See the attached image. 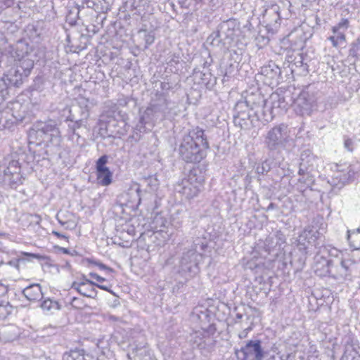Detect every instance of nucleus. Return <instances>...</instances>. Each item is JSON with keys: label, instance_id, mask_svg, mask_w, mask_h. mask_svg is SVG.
<instances>
[{"label": "nucleus", "instance_id": "4c0bfd02", "mask_svg": "<svg viewBox=\"0 0 360 360\" xmlns=\"http://www.w3.org/2000/svg\"><path fill=\"white\" fill-rule=\"evenodd\" d=\"M81 10L78 7H75L70 10L66 15V22L70 25H75L78 19H79V13Z\"/></svg>", "mask_w": 360, "mask_h": 360}, {"label": "nucleus", "instance_id": "79ce46f5", "mask_svg": "<svg viewBox=\"0 0 360 360\" xmlns=\"http://www.w3.org/2000/svg\"><path fill=\"white\" fill-rule=\"evenodd\" d=\"M271 163L272 162L271 160H265L261 165L257 167V173L262 175L267 174L271 169Z\"/></svg>", "mask_w": 360, "mask_h": 360}, {"label": "nucleus", "instance_id": "a18cd8bd", "mask_svg": "<svg viewBox=\"0 0 360 360\" xmlns=\"http://www.w3.org/2000/svg\"><path fill=\"white\" fill-rule=\"evenodd\" d=\"M146 124L150 125V124L146 120H142V117L140 116L139 121L136 125V127L134 128V129L139 132L140 134L145 133L146 132Z\"/></svg>", "mask_w": 360, "mask_h": 360}, {"label": "nucleus", "instance_id": "f704fd0d", "mask_svg": "<svg viewBox=\"0 0 360 360\" xmlns=\"http://www.w3.org/2000/svg\"><path fill=\"white\" fill-rule=\"evenodd\" d=\"M167 63L170 68V70L173 72H176L179 70V65H181V58L179 55L171 54L167 58Z\"/></svg>", "mask_w": 360, "mask_h": 360}, {"label": "nucleus", "instance_id": "37998d69", "mask_svg": "<svg viewBox=\"0 0 360 360\" xmlns=\"http://www.w3.org/2000/svg\"><path fill=\"white\" fill-rule=\"evenodd\" d=\"M18 172H20V167L18 161L17 160L11 161L6 169L4 170L5 175H8Z\"/></svg>", "mask_w": 360, "mask_h": 360}, {"label": "nucleus", "instance_id": "a878e982", "mask_svg": "<svg viewBox=\"0 0 360 360\" xmlns=\"http://www.w3.org/2000/svg\"><path fill=\"white\" fill-rule=\"evenodd\" d=\"M347 239L351 248L355 250H360V227L356 230H348Z\"/></svg>", "mask_w": 360, "mask_h": 360}, {"label": "nucleus", "instance_id": "ddd939ff", "mask_svg": "<svg viewBox=\"0 0 360 360\" xmlns=\"http://www.w3.org/2000/svg\"><path fill=\"white\" fill-rule=\"evenodd\" d=\"M280 7L277 4H272L265 9L263 13V22L266 27H276L281 20Z\"/></svg>", "mask_w": 360, "mask_h": 360}, {"label": "nucleus", "instance_id": "aec40b11", "mask_svg": "<svg viewBox=\"0 0 360 360\" xmlns=\"http://www.w3.org/2000/svg\"><path fill=\"white\" fill-rule=\"evenodd\" d=\"M236 22L233 20H228L224 21L219 25V31L221 34V37H224V44L230 43L235 36V27Z\"/></svg>", "mask_w": 360, "mask_h": 360}, {"label": "nucleus", "instance_id": "cd10ccee", "mask_svg": "<svg viewBox=\"0 0 360 360\" xmlns=\"http://www.w3.org/2000/svg\"><path fill=\"white\" fill-rule=\"evenodd\" d=\"M42 311L47 314H52L55 311L60 309V305L57 301L52 300L49 298L45 299L40 304Z\"/></svg>", "mask_w": 360, "mask_h": 360}, {"label": "nucleus", "instance_id": "774afa93", "mask_svg": "<svg viewBox=\"0 0 360 360\" xmlns=\"http://www.w3.org/2000/svg\"><path fill=\"white\" fill-rule=\"evenodd\" d=\"M276 207V205L274 202H271L269 206L267 207L266 208V210L267 211H269V210H274Z\"/></svg>", "mask_w": 360, "mask_h": 360}, {"label": "nucleus", "instance_id": "9d476101", "mask_svg": "<svg viewBox=\"0 0 360 360\" xmlns=\"http://www.w3.org/2000/svg\"><path fill=\"white\" fill-rule=\"evenodd\" d=\"M233 117L235 125L239 126L242 129L248 127V120H250L253 127H260V125L256 123L254 111H251L250 108H246L245 103L237 102L234 107Z\"/></svg>", "mask_w": 360, "mask_h": 360}, {"label": "nucleus", "instance_id": "c03bdc74", "mask_svg": "<svg viewBox=\"0 0 360 360\" xmlns=\"http://www.w3.org/2000/svg\"><path fill=\"white\" fill-rule=\"evenodd\" d=\"M27 35L32 39H35L40 37L41 33L38 31L37 28L34 25H29L26 30Z\"/></svg>", "mask_w": 360, "mask_h": 360}, {"label": "nucleus", "instance_id": "c85d7f7f", "mask_svg": "<svg viewBox=\"0 0 360 360\" xmlns=\"http://www.w3.org/2000/svg\"><path fill=\"white\" fill-rule=\"evenodd\" d=\"M84 4L87 8H92L96 13H105L108 9L105 0H85Z\"/></svg>", "mask_w": 360, "mask_h": 360}, {"label": "nucleus", "instance_id": "0eeeda50", "mask_svg": "<svg viewBox=\"0 0 360 360\" xmlns=\"http://www.w3.org/2000/svg\"><path fill=\"white\" fill-rule=\"evenodd\" d=\"M315 102V86L309 84L300 94L295 103V110L302 117L311 116Z\"/></svg>", "mask_w": 360, "mask_h": 360}, {"label": "nucleus", "instance_id": "e2e57ef3", "mask_svg": "<svg viewBox=\"0 0 360 360\" xmlns=\"http://www.w3.org/2000/svg\"><path fill=\"white\" fill-rule=\"evenodd\" d=\"M96 287L100 288V289H102L103 290H105L107 292H109L113 295H115V293L106 285H101V284H98L96 283V285H95Z\"/></svg>", "mask_w": 360, "mask_h": 360}, {"label": "nucleus", "instance_id": "0e129e2a", "mask_svg": "<svg viewBox=\"0 0 360 360\" xmlns=\"http://www.w3.org/2000/svg\"><path fill=\"white\" fill-rule=\"evenodd\" d=\"M251 330V328H248L246 329H245L243 332H241L240 334H239V338L240 339H243L245 338H246L248 333V331Z\"/></svg>", "mask_w": 360, "mask_h": 360}, {"label": "nucleus", "instance_id": "8fccbe9b", "mask_svg": "<svg viewBox=\"0 0 360 360\" xmlns=\"http://www.w3.org/2000/svg\"><path fill=\"white\" fill-rule=\"evenodd\" d=\"M274 247V238L272 237L266 238L264 241V248L266 251L271 252Z\"/></svg>", "mask_w": 360, "mask_h": 360}, {"label": "nucleus", "instance_id": "a19ab883", "mask_svg": "<svg viewBox=\"0 0 360 360\" xmlns=\"http://www.w3.org/2000/svg\"><path fill=\"white\" fill-rule=\"evenodd\" d=\"M349 56L360 60V38L354 41L349 49Z\"/></svg>", "mask_w": 360, "mask_h": 360}, {"label": "nucleus", "instance_id": "2f4dec72", "mask_svg": "<svg viewBox=\"0 0 360 360\" xmlns=\"http://www.w3.org/2000/svg\"><path fill=\"white\" fill-rule=\"evenodd\" d=\"M21 108H24L19 103H17L16 105L13 107L12 113L13 120H11V124L22 123L25 120L26 116V111L25 109L21 110Z\"/></svg>", "mask_w": 360, "mask_h": 360}, {"label": "nucleus", "instance_id": "4be33fe9", "mask_svg": "<svg viewBox=\"0 0 360 360\" xmlns=\"http://www.w3.org/2000/svg\"><path fill=\"white\" fill-rule=\"evenodd\" d=\"M95 285L84 284V283H77L74 281L71 285V288L75 290L81 295L89 298H95L97 296V290L94 288Z\"/></svg>", "mask_w": 360, "mask_h": 360}, {"label": "nucleus", "instance_id": "423d86ee", "mask_svg": "<svg viewBox=\"0 0 360 360\" xmlns=\"http://www.w3.org/2000/svg\"><path fill=\"white\" fill-rule=\"evenodd\" d=\"M204 176L198 169L190 171L188 178L184 179L176 188L186 199H191L198 195L203 189Z\"/></svg>", "mask_w": 360, "mask_h": 360}, {"label": "nucleus", "instance_id": "7c9ffc66", "mask_svg": "<svg viewBox=\"0 0 360 360\" xmlns=\"http://www.w3.org/2000/svg\"><path fill=\"white\" fill-rule=\"evenodd\" d=\"M97 179L101 186H108L112 182V172L109 168L96 170Z\"/></svg>", "mask_w": 360, "mask_h": 360}, {"label": "nucleus", "instance_id": "f3484780", "mask_svg": "<svg viewBox=\"0 0 360 360\" xmlns=\"http://www.w3.org/2000/svg\"><path fill=\"white\" fill-rule=\"evenodd\" d=\"M240 102L245 103L246 108L250 109L251 111H255L258 108H261L262 105H265L267 100L264 98V96L258 91L255 93L248 94L245 101H240Z\"/></svg>", "mask_w": 360, "mask_h": 360}, {"label": "nucleus", "instance_id": "412c9836", "mask_svg": "<svg viewBox=\"0 0 360 360\" xmlns=\"http://www.w3.org/2000/svg\"><path fill=\"white\" fill-rule=\"evenodd\" d=\"M194 79L200 84L205 85L207 88H211L216 84V78H212L209 70H204L202 71L193 70Z\"/></svg>", "mask_w": 360, "mask_h": 360}, {"label": "nucleus", "instance_id": "393cba45", "mask_svg": "<svg viewBox=\"0 0 360 360\" xmlns=\"http://www.w3.org/2000/svg\"><path fill=\"white\" fill-rule=\"evenodd\" d=\"M267 102L274 112L279 109H285L287 106L284 96L278 93L271 94Z\"/></svg>", "mask_w": 360, "mask_h": 360}, {"label": "nucleus", "instance_id": "052dcab7", "mask_svg": "<svg viewBox=\"0 0 360 360\" xmlns=\"http://www.w3.org/2000/svg\"><path fill=\"white\" fill-rule=\"evenodd\" d=\"M201 1L202 5L207 4L211 7L215 6L218 3V0H201Z\"/></svg>", "mask_w": 360, "mask_h": 360}, {"label": "nucleus", "instance_id": "4d7b16f0", "mask_svg": "<svg viewBox=\"0 0 360 360\" xmlns=\"http://www.w3.org/2000/svg\"><path fill=\"white\" fill-rule=\"evenodd\" d=\"M86 31L88 34H91L94 35L98 32V28H97L96 26L92 25L90 27H86Z\"/></svg>", "mask_w": 360, "mask_h": 360}, {"label": "nucleus", "instance_id": "6ab92c4d", "mask_svg": "<svg viewBox=\"0 0 360 360\" xmlns=\"http://www.w3.org/2000/svg\"><path fill=\"white\" fill-rule=\"evenodd\" d=\"M168 105L169 102L163 95H157L156 98L152 99L149 104L162 120L169 113Z\"/></svg>", "mask_w": 360, "mask_h": 360}, {"label": "nucleus", "instance_id": "de8ad7c7", "mask_svg": "<svg viewBox=\"0 0 360 360\" xmlns=\"http://www.w3.org/2000/svg\"><path fill=\"white\" fill-rule=\"evenodd\" d=\"M353 175L350 174V171L348 172L347 174L345 173H338L335 179H339V182L341 183V184L344 185L345 184L347 183L349 179Z\"/></svg>", "mask_w": 360, "mask_h": 360}, {"label": "nucleus", "instance_id": "09e8293b", "mask_svg": "<svg viewBox=\"0 0 360 360\" xmlns=\"http://www.w3.org/2000/svg\"><path fill=\"white\" fill-rule=\"evenodd\" d=\"M354 142L352 139L346 137L344 139V147L348 151H353L354 148Z\"/></svg>", "mask_w": 360, "mask_h": 360}, {"label": "nucleus", "instance_id": "72a5a7b5", "mask_svg": "<svg viewBox=\"0 0 360 360\" xmlns=\"http://www.w3.org/2000/svg\"><path fill=\"white\" fill-rule=\"evenodd\" d=\"M63 360H86L83 350L75 349L66 352L63 355Z\"/></svg>", "mask_w": 360, "mask_h": 360}, {"label": "nucleus", "instance_id": "6e6552de", "mask_svg": "<svg viewBox=\"0 0 360 360\" xmlns=\"http://www.w3.org/2000/svg\"><path fill=\"white\" fill-rule=\"evenodd\" d=\"M338 255V250L330 245H321L316 250V276H326L330 274L333 257Z\"/></svg>", "mask_w": 360, "mask_h": 360}, {"label": "nucleus", "instance_id": "ea45409f", "mask_svg": "<svg viewBox=\"0 0 360 360\" xmlns=\"http://www.w3.org/2000/svg\"><path fill=\"white\" fill-rule=\"evenodd\" d=\"M143 183L151 191H155L159 186V180L156 175H150L143 179Z\"/></svg>", "mask_w": 360, "mask_h": 360}, {"label": "nucleus", "instance_id": "bb28decb", "mask_svg": "<svg viewBox=\"0 0 360 360\" xmlns=\"http://www.w3.org/2000/svg\"><path fill=\"white\" fill-rule=\"evenodd\" d=\"M139 38L143 41V49H147L152 44L154 43L155 39V32L153 30H147L141 29L138 32Z\"/></svg>", "mask_w": 360, "mask_h": 360}, {"label": "nucleus", "instance_id": "338daca9", "mask_svg": "<svg viewBox=\"0 0 360 360\" xmlns=\"http://www.w3.org/2000/svg\"><path fill=\"white\" fill-rule=\"evenodd\" d=\"M25 255L27 256H29L32 258L39 259L40 257V256L39 255L34 254V253H25Z\"/></svg>", "mask_w": 360, "mask_h": 360}, {"label": "nucleus", "instance_id": "13d9d810", "mask_svg": "<svg viewBox=\"0 0 360 360\" xmlns=\"http://www.w3.org/2000/svg\"><path fill=\"white\" fill-rule=\"evenodd\" d=\"M89 276L92 278L96 279L98 282H103L105 281V279L101 276H100L98 274L94 272H91L89 274Z\"/></svg>", "mask_w": 360, "mask_h": 360}, {"label": "nucleus", "instance_id": "f03ea898", "mask_svg": "<svg viewBox=\"0 0 360 360\" xmlns=\"http://www.w3.org/2000/svg\"><path fill=\"white\" fill-rule=\"evenodd\" d=\"M290 140V130L287 124L281 123L271 128L264 139L269 157L274 160L279 158L282 150L286 149Z\"/></svg>", "mask_w": 360, "mask_h": 360}, {"label": "nucleus", "instance_id": "5701e85b", "mask_svg": "<svg viewBox=\"0 0 360 360\" xmlns=\"http://www.w3.org/2000/svg\"><path fill=\"white\" fill-rule=\"evenodd\" d=\"M22 293L30 302L39 301L43 298V292L40 284H31L24 288Z\"/></svg>", "mask_w": 360, "mask_h": 360}, {"label": "nucleus", "instance_id": "dca6fc26", "mask_svg": "<svg viewBox=\"0 0 360 360\" xmlns=\"http://www.w3.org/2000/svg\"><path fill=\"white\" fill-rule=\"evenodd\" d=\"M6 82L11 86L19 87L27 77L16 66L12 67L6 74L4 75Z\"/></svg>", "mask_w": 360, "mask_h": 360}, {"label": "nucleus", "instance_id": "680f3d73", "mask_svg": "<svg viewBox=\"0 0 360 360\" xmlns=\"http://www.w3.org/2000/svg\"><path fill=\"white\" fill-rule=\"evenodd\" d=\"M56 219L58 220V221L59 222L60 224H61L62 226H65L66 224H69L70 222L68 221H65L62 219L61 217V214L60 213H58L57 215H56Z\"/></svg>", "mask_w": 360, "mask_h": 360}, {"label": "nucleus", "instance_id": "58836bf2", "mask_svg": "<svg viewBox=\"0 0 360 360\" xmlns=\"http://www.w3.org/2000/svg\"><path fill=\"white\" fill-rule=\"evenodd\" d=\"M224 41V37H221V34L218 30L216 32H213L207 39V43L212 46H218L220 43Z\"/></svg>", "mask_w": 360, "mask_h": 360}, {"label": "nucleus", "instance_id": "e433bc0d", "mask_svg": "<svg viewBox=\"0 0 360 360\" xmlns=\"http://www.w3.org/2000/svg\"><path fill=\"white\" fill-rule=\"evenodd\" d=\"M8 178L9 185L12 188H16L18 186L22 184L23 177L20 172L6 175Z\"/></svg>", "mask_w": 360, "mask_h": 360}, {"label": "nucleus", "instance_id": "b1692460", "mask_svg": "<svg viewBox=\"0 0 360 360\" xmlns=\"http://www.w3.org/2000/svg\"><path fill=\"white\" fill-rule=\"evenodd\" d=\"M240 61V56L236 51L229 53V60L224 66V77H231L238 70Z\"/></svg>", "mask_w": 360, "mask_h": 360}, {"label": "nucleus", "instance_id": "69168bd1", "mask_svg": "<svg viewBox=\"0 0 360 360\" xmlns=\"http://www.w3.org/2000/svg\"><path fill=\"white\" fill-rule=\"evenodd\" d=\"M52 233L59 238L68 239V237L65 235H63L56 231H53Z\"/></svg>", "mask_w": 360, "mask_h": 360}, {"label": "nucleus", "instance_id": "603ef678", "mask_svg": "<svg viewBox=\"0 0 360 360\" xmlns=\"http://www.w3.org/2000/svg\"><path fill=\"white\" fill-rule=\"evenodd\" d=\"M94 264L95 265L98 266L100 269L104 270L107 273H112V272H113V269L112 268L106 266L105 264H104L103 263L98 262H94Z\"/></svg>", "mask_w": 360, "mask_h": 360}, {"label": "nucleus", "instance_id": "c9c22d12", "mask_svg": "<svg viewBox=\"0 0 360 360\" xmlns=\"http://www.w3.org/2000/svg\"><path fill=\"white\" fill-rule=\"evenodd\" d=\"M179 3L182 8L191 11H197L202 6L201 0H179Z\"/></svg>", "mask_w": 360, "mask_h": 360}, {"label": "nucleus", "instance_id": "f257e3e1", "mask_svg": "<svg viewBox=\"0 0 360 360\" xmlns=\"http://www.w3.org/2000/svg\"><path fill=\"white\" fill-rule=\"evenodd\" d=\"M179 158L187 163H198L207 155L210 148L205 131L199 127L189 129L179 141Z\"/></svg>", "mask_w": 360, "mask_h": 360}, {"label": "nucleus", "instance_id": "864d4df0", "mask_svg": "<svg viewBox=\"0 0 360 360\" xmlns=\"http://www.w3.org/2000/svg\"><path fill=\"white\" fill-rule=\"evenodd\" d=\"M141 138V134L133 129V133L129 136V139L134 142H138Z\"/></svg>", "mask_w": 360, "mask_h": 360}, {"label": "nucleus", "instance_id": "c756f323", "mask_svg": "<svg viewBox=\"0 0 360 360\" xmlns=\"http://www.w3.org/2000/svg\"><path fill=\"white\" fill-rule=\"evenodd\" d=\"M142 120H146L151 126L158 120H162V117L158 115L157 112L150 105H148L141 115Z\"/></svg>", "mask_w": 360, "mask_h": 360}, {"label": "nucleus", "instance_id": "7ed1b4c3", "mask_svg": "<svg viewBox=\"0 0 360 360\" xmlns=\"http://www.w3.org/2000/svg\"><path fill=\"white\" fill-rule=\"evenodd\" d=\"M207 248V243L201 239L194 241L191 249L182 253L179 261L180 272L184 275L193 276L200 272V264L202 262V252Z\"/></svg>", "mask_w": 360, "mask_h": 360}, {"label": "nucleus", "instance_id": "2eb2a0df", "mask_svg": "<svg viewBox=\"0 0 360 360\" xmlns=\"http://www.w3.org/2000/svg\"><path fill=\"white\" fill-rule=\"evenodd\" d=\"M9 84L6 82L5 77L0 78V129L5 128L8 125V122L11 120H4V101L8 98L10 92Z\"/></svg>", "mask_w": 360, "mask_h": 360}, {"label": "nucleus", "instance_id": "20e7f679", "mask_svg": "<svg viewBox=\"0 0 360 360\" xmlns=\"http://www.w3.org/2000/svg\"><path fill=\"white\" fill-rule=\"evenodd\" d=\"M89 99L81 98L79 101V105H73L70 108L66 107L63 110L64 114L65 111H68L69 113L65 121H70L71 122L68 124V128L72 133V136L75 135L79 138V135L76 132V130L82 127L86 126L89 117Z\"/></svg>", "mask_w": 360, "mask_h": 360}, {"label": "nucleus", "instance_id": "bf43d9fd", "mask_svg": "<svg viewBox=\"0 0 360 360\" xmlns=\"http://www.w3.org/2000/svg\"><path fill=\"white\" fill-rule=\"evenodd\" d=\"M193 317H196L198 319H204L205 320H207L209 318V316L207 315V312L200 311V314H195L193 313Z\"/></svg>", "mask_w": 360, "mask_h": 360}, {"label": "nucleus", "instance_id": "39448f33", "mask_svg": "<svg viewBox=\"0 0 360 360\" xmlns=\"http://www.w3.org/2000/svg\"><path fill=\"white\" fill-rule=\"evenodd\" d=\"M30 136H35L40 141L50 142L54 146H59L60 143L59 129L52 120L34 123L30 131Z\"/></svg>", "mask_w": 360, "mask_h": 360}, {"label": "nucleus", "instance_id": "9b49d317", "mask_svg": "<svg viewBox=\"0 0 360 360\" xmlns=\"http://www.w3.org/2000/svg\"><path fill=\"white\" fill-rule=\"evenodd\" d=\"M260 73L264 77V83L269 86L278 85L282 79L280 68L272 61L262 67Z\"/></svg>", "mask_w": 360, "mask_h": 360}, {"label": "nucleus", "instance_id": "f8f14e48", "mask_svg": "<svg viewBox=\"0 0 360 360\" xmlns=\"http://www.w3.org/2000/svg\"><path fill=\"white\" fill-rule=\"evenodd\" d=\"M191 342L195 347L199 349L202 353L210 352L214 347V340L207 332L196 331L192 335Z\"/></svg>", "mask_w": 360, "mask_h": 360}, {"label": "nucleus", "instance_id": "473e14b6", "mask_svg": "<svg viewBox=\"0 0 360 360\" xmlns=\"http://www.w3.org/2000/svg\"><path fill=\"white\" fill-rule=\"evenodd\" d=\"M16 67L22 72L25 76L28 77L34 67V61L28 58H22L19 61V65Z\"/></svg>", "mask_w": 360, "mask_h": 360}, {"label": "nucleus", "instance_id": "6e6d98bb", "mask_svg": "<svg viewBox=\"0 0 360 360\" xmlns=\"http://www.w3.org/2000/svg\"><path fill=\"white\" fill-rule=\"evenodd\" d=\"M77 283H84V284H92L96 285V283L86 278L85 275H82L80 280L79 281H76Z\"/></svg>", "mask_w": 360, "mask_h": 360}, {"label": "nucleus", "instance_id": "49530a36", "mask_svg": "<svg viewBox=\"0 0 360 360\" xmlns=\"http://www.w3.org/2000/svg\"><path fill=\"white\" fill-rule=\"evenodd\" d=\"M108 157L106 155L101 156L96 161V170L108 168L105 165L108 162Z\"/></svg>", "mask_w": 360, "mask_h": 360}, {"label": "nucleus", "instance_id": "3c124183", "mask_svg": "<svg viewBox=\"0 0 360 360\" xmlns=\"http://www.w3.org/2000/svg\"><path fill=\"white\" fill-rule=\"evenodd\" d=\"M129 102V97L122 95L120 97H119L117 98V104L120 106L124 107V106L127 105Z\"/></svg>", "mask_w": 360, "mask_h": 360}, {"label": "nucleus", "instance_id": "5fc2aeb1", "mask_svg": "<svg viewBox=\"0 0 360 360\" xmlns=\"http://www.w3.org/2000/svg\"><path fill=\"white\" fill-rule=\"evenodd\" d=\"M20 262H23V259H17L11 260L8 262H7V264L10 265L11 266H14L18 269H19V263Z\"/></svg>", "mask_w": 360, "mask_h": 360}, {"label": "nucleus", "instance_id": "1a4fd4ad", "mask_svg": "<svg viewBox=\"0 0 360 360\" xmlns=\"http://www.w3.org/2000/svg\"><path fill=\"white\" fill-rule=\"evenodd\" d=\"M235 353L238 360H263L268 355L259 340L248 341L240 349H236Z\"/></svg>", "mask_w": 360, "mask_h": 360}, {"label": "nucleus", "instance_id": "4468645a", "mask_svg": "<svg viewBox=\"0 0 360 360\" xmlns=\"http://www.w3.org/2000/svg\"><path fill=\"white\" fill-rule=\"evenodd\" d=\"M349 27L347 19H342L336 26L333 27V35L329 37L334 46H338L345 42V31Z\"/></svg>", "mask_w": 360, "mask_h": 360}, {"label": "nucleus", "instance_id": "a211bd4d", "mask_svg": "<svg viewBox=\"0 0 360 360\" xmlns=\"http://www.w3.org/2000/svg\"><path fill=\"white\" fill-rule=\"evenodd\" d=\"M275 116L273 109L269 105L268 102L265 105H262L261 108L254 111V117H255L256 123L259 124L261 122L263 125L271 122Z\"/></svg>", "mask_w": 360, "mask_h": 360}]
</instances>
